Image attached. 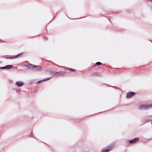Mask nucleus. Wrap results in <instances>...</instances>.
<instances>
[{
  "label": "nucleus",
  "instance_id": "obj_1",
  "mask_svg": "<svg viewBox=\"0 0 152 152\" xmlns=\"http://www.w3.org/2000/svg\"><path fill=\"white\" fill-rule=\"evenodd\" d=\"M152 107V103L149 104H141L140 105V107L141 109H146L148 108H150Z\"/></svg>",
  "mask_w": 152,
  "mask_h": 152
},
{
  "label": "nucleus",
  "instance_id": "obj_2",
  "mask_svg": "<svg viewBox=\"0 0 152 152\" xmlns=\"http://www.w3.org/2000/svg\"><path fill=\"white\" fill-rule=\"evenodd\" d=\"M27 66L29 68L31 69L35 68L36 70H40L42 69V67L39 66H36L35 65H32L31 64L28 65Z\"/></svg>",
  "mask_w": 152,
  "mask_h": 152
},
{
  "label": "nucleus",
  "instance_id": "obj_3",
  "mask_svg": "<svg viewBox=\"0 0 152 152\" xmlns=\"http://www.w3.org/2000/svg\"><path fill=\"white\" fill-rule=\"evenodd\" d=\"M135 93L134 92H130L129 93H128L127 94V98H130V97L132 96H134L135 95Z\"/></svg>",
  "mask_w": 152,
  "mask_h": 152
},
{
  "label": "nucleus",
  "instance_id": "obj_4",
  "mask_svg": "<svg viewBox=\"0 0 152 152\" xmlns=\"http://www.w3.org/2000/svg\"><path fill=\"white\" fill-rule=\"evenodd\" d=\"M15 84L17 86L19 87L22 86L24 85L23 83L21 81H18Z\"/></svg>",
  "mask_w": 152,
  "mask_h": 152
},
{
  "label": "nucleus",
  "instance_id": "obj_5",
  "mask_svg": "<svg viewBox=\"0 0 152 152\" xmlns=\"http://www.w3.org/2000/svg\"><path fill=\"white\" fill-rule=\"evenodd\" d=\"M13 67V66L12 65H9L6 66L4 67H1L2 69H10L11 68H12Z\"/></svg>",
  "mask_w": 152,
  "mask_h": 152
},
{
  "label": "nucleus",
  "instance_id": "obj_6",
  "mask_svg": "<svg viewBox=\"0 0 152 152\" xmlns=\"http://www.w3.org/2000/svg\"><path fill=\"white\" fill-rule=\"evenodd\" d=\"M138 138H136L134 139V140H130L129 141V142L130 143H133L135 142H136L138 141Z\"/></svg>",
  "mask_w": 152,
  "mask_h": 152
},
{
  "label": "nucleus",
  "instance_id": "obj_7",
  "mask_svg": "<svg viewBox=\"0 0 152 152\" xmlns=\"http://www.w3.org/2000/svg\"><path fill=\"white\" fill-rule=\"evenodd\" d=\"M54 74H55V75L56 76H57L59 75H63L64 74L63 73V72H62V73L61 72H55Z\"/></svg>",
  "mask_w": 152,
  "mask_h": 152
},
{
  "label": "nucleus",
  "instance_id": "obj_8",
  "mask_svg": "<svg viewBox=\"0 0 152 152\" xmlns=\"http://www.w3.org/2000/svg\"><path fill=\"white\" fill-rule=\"evenodd\" d=\"M112 149V148H110L109 149H104L102 150V152H108Z\"/></svg>",
  "mask_w": 152,
  "mask_h": 152
},
{
  "label": "nucleus",
  "instance_id": "obj_9",
  "mask_svg": "<svg viewBox=\"0 0 152 152\" xmlns=\"http://www.w3.org/2000/svg\"><path fill=\"white\" fill-rule=\"evenodd\" d=\"M20 55H16L14 56H12L10 57L9 58H10V59H13V58H17V57H18Z\"/></svg>",
  "mask_w": 152,
  "mask_h": 152
},
{
  "label": "nucleus",
  "instance_id": "obj_10",
  "mask_svg": "<svg viewBox=\"0 0 152 152\" xmlns=\"http://www.w3.org/2000/svg\"><path fill=\"white\" fill-rule=\"evenodd\" d=\"M96 64L97 65H100L102 64V63L100 62H97L96 63Z\"/></svg>",
  "mask_w": 152,
  "mask_h": 152
},
{
  "label": "nucleus",
  "instance_id": "obj_11",
  "mask_svg": "<svg viewBox=\"0 0 152 152\" xmlns=\"http://www.w3.org/2000/svg\"><path fill=\"white\" fill-rule=\"evenodd\" d=\"M51 78V77H50V78H48L46 79H45L43 80L44 81H47L48 80H49Z\"/></svg>",
  "mask_w": 152,
  "mask_h": 152
},
{
  "label": "nucleus",
  "instance_id": "obj_12",
  "mask_svg": "<svg viewBox=\"0 0 152 152\" xmlns=\"http://www.w3.org/2000/svg\"><path fill=\"white\" fill-rule=\"evenodd\" d=\"M69 70L72 72L75 71V69H71V68L69 69Z\"/></svg>",
  "mask_w": 152,
  "mask_h": 152
},
{
  "label": "nucleus",
  "instance_id": "obj_13",
  "mask_svg": "<svg viewBox=\"0 0 152 152\" xmlns=\"http://www.w3.org/2000/svg\"><path fill=\"white\" fill-rule=\"evenodd\" d=\"M9 44L8 43H6V46H9Z\"/></svg>",
  "mask_w": 152,
  "mask_h": 152
},
{
  "label": "nucleus",
  "instance_id": "obj_14",
  "mask_svg": "<svg viewBox=\"0 0 152 152\" xmlns=\"http://www.w3.org/2000/svg\"><path fill=\"white\" fill-rule=\"evenodd\" d=\"M44 39L45 40H48V38L46 37H45V38L44 37Z\"/></svg>",
  "mask_w": 152,
  "mask_h": 152
},
{
  "label": "nucleus",
  "instance_id": "obj_15",
  "mask_svg": "<svg viewBox=\"0 0 152 152\" xmlns=\"http://www.w3.org/2000/svg\"><path fill=\"white\" fill-rule=\"evenodd\" d=\"M101 16H103V17H106V18H107V17H106V16H104L103 15H101Z\"/></svg>",
  "mask_w": 152,
  "mask_h": 152
},
{
  "label": "nucleus",
  "instance_id": "obj_16",
  "mask_svg": "<svg viewBox=\"0 0 152 152\" xmlns=\"http://www.w3.org/2000/svg\"><path fill=\"white\" fill-rule=\"evenodd\" d=\"M127 13H130V12H129V11L128 10H127Z\"/></svg>",
  "mask_w": 152,
  "mask_h": 152
},
{
  "label": "nucleus",
  "instance_id": "obj_17",
  "mask_svg": "<svg viewBox=\"0 0 152 152\" xmlns=\"http://www.w3.org/2000/svg\"><path fill=\"white\" fill-rule=\"evenodd\" d=\"M149 1H152V0H148Z\"/></svg>",
  "mask_w": 152,
  "mask_h": 152
},
{
  "label": "nucleus",
  "instance_id": "obj_18",
  "mask_svg": "<svg viewBox=\"0 0 152 152\" xmlns=\"http://www.w3.org/2000/svg\"><path fill=\"white\" fill-rule=\"evenodd\" d=\"M42 82L41 81H39V82H38V83H39L40 82Z\"/></svg>",
  "mask_w": 152,
  "mask_h": 152
},
{
  "label": "nucleus",
  "instance_id": "obj_19",
  "mask_svg": "<svg viewBox=\"0 0 152 152\" xmlns=\"http://www.w3.org/2000/svg\"><path fill=\"white\" fill-rule=\"evenodd\" d=\"M148 41H151V40H148Z\"/></svg>",
  "mask_w": 152,
  "mask_h": 152
},
{
  "label": "nucleus",
  "instance_id": "obj_20",
  "mask_svg": "<svg viewBox=\"0 0 152 152\" xmlns=\"http://www.w3.org/2000/svg\"><path fill=\"white\" fill-rule=\"evenodd\" d=\"M54 18V17L53 16V18L52 19H53Z\"/></svg>",
  "mask_w": 152,
  "mask_h": 152
},
{
  "label": "nucleus",
  "instance_id": "obj_21",
  "mask_svg": "<svg viewBox=\"0 0 152 152\" xmlns=\"http://www.w3.org/2000/svg\"><path fill=\"white\" fill-rule=\"evenodd\" d=\"M66 15V16H67V17H68L67 16V15Z\"/></svg>",
  "mask_w": 152,
  "mask_h": 152
},
{
  "label": "nucleus",
  "instance_id": "obj_22",
  "mask_svg": "<svg viewBox=\"0 0 152 152\" xmlns=\"http://www.w3.org/2000/svg\"><path fill=\"white\" fill-rule=\"evenodd\" d=\"M1 67H0V68L1 69Z\"/></svg>",
  "mask_w": 152,
  "mask_h": 152
},
{
  "label": "nucleus",
  "instance_id": "obj_23",
  "mask_svg": "<svg viewBox=\"0 0 152 152\" xmlns=\"http://www.w3.org/2000/svg\"><path fill=\"white\" fill-rule=\"evenodd\" d=\"M115 13H118V12H115Z\"/></svg>",
  "mask_w": 152,
  "mask_h": 152
},
{
  "label": "nucleus",
  "instance_id": "obj_24",
  "mask_svg": "<svg viewBox=\"0 0 152 152\" xmlns=\"http://www.w3.org/2000/svg\"><path fill=\"white\" fill-rule=\"evenodd\" d=\"M52 20H50V22Z\"/></svg>",
  "mask_w": 152,
  "mask_h": 152
}]
</instances>
